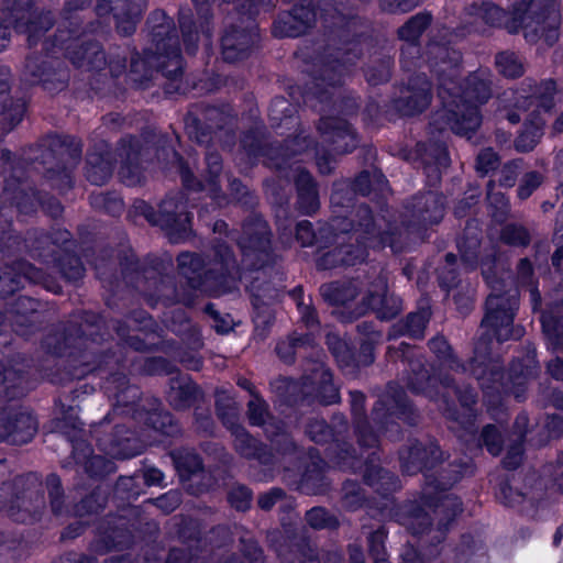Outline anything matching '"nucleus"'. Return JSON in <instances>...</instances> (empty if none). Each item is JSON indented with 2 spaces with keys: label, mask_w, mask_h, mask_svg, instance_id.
Instances as JSON below:
<instances>
[{
  "label": "nucleus",
  "mask_w": 563,
  "mask_h": 563,
  "mask_svg": "<svg viewBox=\"0 0 563 563\" xmlns=\"http://www.w3.org/2000/svg\"><path fill=\"white\" fill-rule=\"evenodd\" d=\"M229 404H224V399L218 398L217 410L223 423L234 437L236 450L244 456H253L257 451V441L253 439L243 427L238 422V409L233 401L228 399Z\"/></svg>",
  "instance_id": "nucleus-10"
},
{
  "label": "nucleus",
  "mask_w": 563,
  "mask_h": 563,
  "mask_svg": "<svg viewBox=\"0 0 563 563\" xmlns=\"http://www.w3.org/2000/svg\"><path fill=\"white\" fill-rule=\"evenodd\" d=\"M327 342L333 355L339 362L346 363L350 360V350L346 343L343 342L339 336L334 334H328Z\"/></svg>",
  "instance_id": "nucleus-46"
},
{
  "label": "nucleus",
  "mask_w": 563,
  "mask_h": 563,
  "mask_svg": "<svg viewBox=\"0 0 563 563\" xmlns=\"http://www.w3.org/2000/svg\"><path fill=\"white\" fill-rule=\"evenodd\" d=\"M429 52L441 63L431 64L439 79V98L442 109L432 119L431 126L443 131L449 128L457 135L470 137L481 124L478 107L490 97L492 75L479 69L471 75L463 85L455 80L459 75L460 54L445 45L432 44Z\"/></svg>",
  "instance_id": "nucleus-1"
},
{
  "label": "nucleus",
  "mask_w": 563,
  "mask_h": 563,
  "mask_svg": "<svg viewBox=\"0 0 563 563\" xmlns=\"http://www.w3.org/2000/svg\"><path fill=\"white\" fill-rule=\"evenodd\" d=\"M296 172L298 173L295 181L298 190L299 209L307 214L313 213L319 208V199L312 177L299 166Z\"/></svg>",
  "instance_id": "nucleus-21"
},
{
  "label": "nucleus",
  "mask_w": 563,
  "mask_h": 563,
  "mask_svg": "<svg viewBox=\"0 0 563 563\" xmlns=\"http://www.w3.org/2000/svg\"><path fill=\"white\" fill-rule=\"evenodd\" d=\"M298 309L301 316V320L308 328H312L318 323L314 310L311 307L305 303H299Z\"/></svg>",
  "instance_id": "nucleus-61"
},
{
  "label": "nucleus",
  "mask_w": 563,
  "mask_h": 563,
  "mask_svg": "<svg viewBox=\"0 0 563 563\" xmlns=\"http://www.w3.org/2000/svg\"><path fill=\"white\" fill-rule=\"evenodd\" d=\"M230 504L238 510H246L251 504V492L244 486L233 487L229 494Z\"/></svg>",
  "instance_id": "nucleus-42"
},
{
  "label": "nucleus",
  "mask_w": 563,
  "mask_h": 563,
  "mask_svg": "<svg viewBox=\"0 0 563 563\" xmlns=\"http://www.w3.org/2000/svg\"><path fill=\"white\" fill-rule=\"evenodd\" d=\"M440 384L442 388L446 389L448 391L452 389L463 406L468 407L471 404L475 401V395L472 390L467 389L465 390V393H461L455 387H451L450 382L448 379L440 380Z\"/></svg>",
  "instance_id": "nucleus-57"
},
{
  "label": "nucleus",
  "mask_w": 563,
  "mask_h": 563,
  "mask_svg": "<svg viewBox=\"0 0 563 563\" xmlns=\"http://www.w3.org/2000/svg\"><path fill=\"white\" fill-rule=\"evenodd\" d=\"M307 5L295 7L290 14L285 19H280L275 23L274 32L278 36H298L306 31L307 27L316 19V12L310 8V2Z\"/></svg>",
  "instance_id": "nucleus-16"
},
{
  "label": "nucleus",
  "mask_w": 563,
  "mask_h": 563,
  "mask_svg": "<svg viewBox=\"0 0 563 563\" xmlns=\"http://www.w3.org/2000/svg\"><path fill=\"white\" fill-rule=\"evenodd\" d=\"M254 233L251 228H245L247 238H242L239 242L240 247L245 252L246 250L264 251L269 244V236L266 223L263 221H256L254 224Z\"/></svg>",
  "instance_id": "nucleus-25"
},
{
  "label": "nucleus",
  "mask_w": 563,
  "mask_h": 563,
  "mask_svg": "<svg viewBox=\"0 0 563 563\" xmlns=\"http://www.w3.org/2000/svg\"><path fill=\"white\" fill-rule=\"evenodd\" d=\"M440 456L441 452L435 443L430 442L423 445L416 442L400 452V462L406 473L415 474L424 468H431Z\"/></svg>",
  "instance_id": "nucleus-13"
},
{
  "label": "nucleus",
  "mask_w": 563,
  "mask_h": 563,
  "mask_svg": "<svg viewBox=\"0 0 563 563\" xmlns=\"http://www.w3.org/2000/svg\"><path fill=\"white\" fill-rule=\"evenodd\" d=\"M144 67L145 76H150L153 67L161 68L169 78H176L181 73V56L178 46L172 47L157 57L146 53L143 59H132L131 71L139 73Z\"/></svg>",
  "instance_id": "nucleus-14"
},
{
  "label": "nucleus",
  "mask_w": 563,
  "mask_h": 563,
  "mask_svg": "<svg viewBox=\"0 0 563 563\" xmlns=\"http://www.w3.org/2000/svg\"><path fill=\"white\" fill-rule=\"evenodd\" d=\"M296 238L302 246H309L313 243L316 234L309 221H301L297 224Z\"/></svg>",
  "instance_id": "nucleus-51"
},
{
  "label": "nucleus",
  "mask_w": 563,
  "mask_h": 563,
  "mask_svg": "<svg viewBox=\"0 0 563 563\" xmlns=\"http://www.w3.org/2000/svg\"><path fill=\"white\" fill-rule=\"evenodd\" d=\"M497 166V156L490 148L483 150L477 156V170L486 174Z\"/></svg>",
  "instance_id": "nucleus-50"
},
{
  "label": "nucleus",
  "mask_w": 563,
  "mask_h": 563,
  "mask_svg": "<svg viewBox=\"0 0 563 563\" xmlns=\"http://www.w3.org/2000/svg\"><path fill=\"white\" fill-rule=\"evenodd\" d=\"M487 199L490 205H496L497 209L505 212L507 210V201L503 194L493 192V185H488Z\"/></svg>",
  "instance_id": "nucleus-62"
},
{
  "label": "nucleus",
  "mask_w": 563,
  "mask_h": 563,
  "mask_svg": "<svg viewBox=\"0 0 563 563\" xmlns=\"http://www.w3.org/2000/svg\"><path fill=\"white\" fill-rule=\"evenodd\" d=\"M424 200L423 207L418 203V212L423 222L437 223L443 217V201L442 198L435 194H428L422 198Z\"/></svg>",
  "instance_id": "nucleus-32"
},
{
  "label": "nucleus",
  "mask_w": 563,
  "mask_h": 563,
  "mask_svg": "<svg viewBox=\"0 0 563 563\" xmlns=\"http://www.w3.org/2000/svg\"><path fill=\"white\" fill-rule=\"evenodd\" d=\"M301 387L306 397H314L324 405L333 404L339 398L332 375L322 362H317L311 373L302 378Z\"/></svg>",
  "instance_id": "nucleus-9"
},
{
  "label": "nucleus",
  "mask_w": 563,
  "mask_h": 563,
  "mask_svg": "<svg viewBox=\"0 0 563 563\" xmlns=\"http://www.w3.org/2000/svg\"><path fill=\"white\" fill-rule=\"evenodd\" d=\"M475 362L476 361L471 362L470 366H471L473 374L478 379L483 389L490 388V386L487 384L489 380H492L493 383H498L501 379L503 374L499 371H494V369H492L489 372V377H486L485 369H482L481 367L475 366Z\"/></svg>",
  "instance_id": "nucleus-49"
},
{
  "label": "nucleus",
  "mask_w": 563,
  "mask_h": 563,
  "mask_svg": "<svg viewBox=\"0 0 563 563\" xmlns=\"http://www.w3.org/2000/svg\"><path fill=\"white\" fill-rule=\"evenodd\" d=\"M87 178L91 184L103 185L112 175V154L103 144L101 153H90L87 159Z\"/></svg>",
  "instance_id": "nucleus-20"
},
{
  "label": "nucleus",
  "mask_w": 563,
  "mask_h": 563,
  "mask_svg": "<svg viewBox=\"0 0 563 563\" xmlns=\"http://www.w3.org/2000/svg\"><path fill=\"white\" fill-rule=\"evenodd\" d=\"M159 217L161 219L154 220V222H159L167 229L173 242L177 243L189 236L191 218L183 201L175 202L173 198L165 199L159 206ZM147 218L153 221L150 216Z\"/></svg>",
  "instance_id": "nucleus-7"
},
{
  "label": "nucleus",
  "mask_w": 563,
  "mask_h": 563,
  "mask_svg": "<svg viewBox=\"0 0 563 563\" xmlns=\"http://www.w3.org/2000/svg\"><path fill=\"white\" fill-rule=\"evenodd\" d=\"M542 176L536 172L527 174L518 188V196L521 199L528 198L541 184Z\"/></svg>",
  "instance_id": "nucleus-45"
},
{
  "label": "nucleus",
  "mask_w": 563,
  "mask_h": 563,
  "mask_svg": "<svg viewBox=\"0 0 563 563\" xmlns=\"http://www.w3.org/2000/svg\"><path fill=\"white\" fill-rule=\"evenodd\" d=\"M543 332L548 344L553 351L563 349V322L554 318L552 312L543 313L541 317Z\"/></svg>",
  "instance_id": "nucleus-30"
},
{
  "label": "nucleus",
  "mask_w": 563,
  "mask_h": 563,
  "mask_svg": "<svg viewBox=\"0 0 563 563\" xmlns=\"http://www.w3.org/2000/svg\"><path fill=\"white\" fill-rule=\"evenodd\" d=\"M190 386H179L178 389H176L175 387L172 388L170 393H169V401L175 406V407H184L187 401L189 400V396H190Z\"/></svg>",
  "instance_id": "nucleus-55"
},
{
  "label": "nucleus",
  "mask_w": 563,
  "mask_h": 563,
  "mask_svg": "<svg viewBox=\"0 0 563 563\" xmlns=\"http://www.w3.org/2000/svg\"><path fill=\"white\" fill-rule=\"evenodd\" d=\"M308 435L314 442H322L329 435V428L323 420H316L307 429Z\"/></svg>",
  "instance_id": "nucleus-54"
},
{
  "label": "nucleus",
  "mask_w": 563,
  "mask_h": 563,
  "mask_svg": "<svg viewBox=\"0 0 563 563\" xmlns=\"http://www.w3.org/2000/svg\"><path fill=\"white\" fill-rule=\"evenodd\" d=\"M496 66L501 75L516 78L523 74V64L515 53L503 52L496 56Z\"/></svg>",
  "instance_id": "nucleus-35"
},
{
  "label": "nucleus",
  "mask_w": 563,
  "mask_h": 563,
  "mask_svg": "<svg viewBox=\"0 0 563 563\" xmlns=\"http://www.w3.org/2000/svg\"><path fill=\"white\" fill-rule=\"evenodd\" d=\"M256 33L253 30L228 31L222 37V55L228 62H236L246 56L254 44Z\"/></svg>",
  "instance_id": "nucleus-19"
},
{
  "label": "nucleus",
  "mask_w": 563,
  "mask_h": 563,
  "mask_svg": "<svg viewBox=\"0 0 563 563\" xmlns=\"http://www.w3.org/2000/svg\"><path fill=\"white\" fill-rule=\"evenodd\" d=\"M312 340L310 336H292L289 341L279 342L276 346V352L282 360L285 362H291L296 353L305 347L306 344H311Z\"/></svg>",
  "instance_id": "nucleus-37"
},
{
  "label": "nucleus",
  "mask_w": 563,
  "mask_h": 563,
  "mask_svg": "<svg viewBox=\"0 0 563 563\" xmlns=\"http://www.w3.org/2000/svg\"><path fill=\"white\" fill-rule=\"evenodd\" d=\"M366 305L374 310L378 318L390 319L401 309V302L398 297L387 292L386 282L379 278L369 290L366 297Z\"/></svg>",
  "instance_id": "nucleus-17"
},
{
  "label": "nucleus",
  "mask_w": 563,
  "mask_h": 563,
  "mask_svg": "<svg viewBox=\"0 0 563 563\" xmlns=\"http://www.w3.org/2000/svg\"><path fill=\"white\" fill-rule=\"evenodd\" d=\"M365 257L363 246L353 249L352 245H340L335 250L324 254L320 261L323 268H331L339 264L354 265Z\"/></svg>",
  "instance_id": "nucleus-22"
},
{
  "label": "nucleus",
  "mask_w": 563,
  "mask_h": 563,
  "mask_svg": "<svg viewBox=\"0 0 563 563\" xmlns=\"http://www.w3.org/2000/svg\"><path fill=\"white\" fill-rule=\"evenodd\" d=\"M267 407L263 399L257 396H254L249 401V419L250 422L254 426H262L266 423Z\"/></svg>",
  "instance_id": "nucleus-40"
},
{
  "label": "nucleus",
  "mask_w": 563,
  "mask_h": 563,
  "mask_svg": "<svg viewBox=\"0 0 563 563\" xmlns=\"http://www.w3.org/2000/svg\"><path fill=\"white\" fill-rule=\"evenodd\" d=\"M155 504L164 512H170L180 504V495L178 492L170 490L157 498Z\"/></svg>",
  "instance_id": "nucleus-52"
},
{
  "label": "nucleus",
  "mask_w": 563,
  "mask_h": 563,
  "mask_svg": "<svg viewBox=\"0 0 563 563\" xmlns=\"http://www.w3.org/2000/svg\"><path fill=\"white\" fill-rule=\"evenodd\" d=\"M206 161L209 178L206 180V184L198 181L196 185L191 184V172L189 168L186 167L180 159L178 161L184 186L188 189L207 190L210 197L216 200L219 206H221L222 202L218 195V178L221 172V157L217 153H210L207 155Z\"/></svg>",
  "instance_id": "nucleus-15"
},
{
  "label": "nucleus",
  "mask_w": 563,
  "mask_h": 563,
  "mask_svg": "<svg viewBox=\"0 0 563 563\" xmlns=\"http://www.w3.org/2000/svg\"><path fill=\"white\" fill-rule=\"evenodd\" d=\"M44 506V499L42 495H36L35 499H32V495L25 498L14 501L8 509V514L16 521H27L32 519L40 508Z\"/></svg>",
  "instance_id": "nucleus-24"
},
{
  "label": "nucleus",
  "mask_w": 563,
  "mask_h": 563,
  "mask_svg": "<svg viewBox=\"0 0 563 563\" xmlns=\"http://www.w3.org/2000/svg\"><path fill=\"white\" fill-rule=\"evenodd\" d=\"M468 7L470 31H481L482 23L505 25L510 33L522 31L529 43H542L545 47L559 38L558 0H515L510 13L484 0H471Z\"/></svg>",
  "instance_id": "nucleus-2"
},
{
  "label": "nucleus",
  "mask_w": 563,
  "mask_h": 563,
  "mask_svg": "<svg viewBox=\"0 0 563 563\" xmlns=\"http://www.w3.org/2000/svg\"><path fill=\"white\" fill-rule=\"evenodd\" d=\"M144 481L147 485H162L164 474L157 468H147L144 473Z\"/></svg>",
  "instance_id": "nucleus-64"
},
{
  "label": "nucleus",
  "mask_w": 563,
  "mask_h": 563,
  "mask_svg": "<svg viewBox=\"0 0 563 563\" xmlns=\"http://www.w3.org/2000/svg\"><path fill=\"white\" fill-rule=\"evenodd\" d=\"M356 216L360 218L358 227L353 229V233L347 236L349 241L355 240L356 242L362 243V245L368 244L372 247H384L388 245L395 252L400 250L395 242L393 234H380L376 232L372 212L367 207L360 206L357 208Z\"/></svg>",
  "instance_id": "nucleus-11"
},
{
  "label": "nucleus",
  "mask_w": 563,
  "mask_h": 563,
  "mask_svg": "<svg viewBox=\"0 0 563 563\" xmlns=\"http://www.w3.org/2000/svg\"><path fill=\"white\" fill-rule=\"evenodd\" d=\"M81 53L70 54L71 62L79 66H88L93 69L101 68L106 63L104 53L97 44L90 43L81 47Z\"/></svg>",
  "instance_id": "nucleus-26"
},
{
  "label": "nucleus",
  "mask_w": 563,
  "mask_h": 563,
  "mask_svg": "<svg viewBox=\"0 0 563 563\" xmlns=\"http://www.w3.org/2000/svg\"><path fill=\"white\" fill-rule=\"evenodd\" d=\"M385 539L386 532L383 529L373 532L368 539L369 552L375 563H388L384 547Z\"/></svg>",
  "instance_id": "nucleus-39"
},
{
  "label": "nucleus",
  "mask_w": 563,
  "mask_h": 563,
  "mask_svg": "<svg viewBox=\"0 0 563 563\" xmlns=\"http://www.w3.org/2000/svg\"><path fill=\"white\" fill-rule=\"evenodd\" d=\"M324 141L333 145L336 153H347L356 146V136L349 123L340 118H322L319 124Z\"/></svg>",
  "instance_id": "nucleus-12"
},
{
  "label": "nucleus",
  "mask_w": 563,
  "mask_h": 563,
  "mask_svg": "<svg viewBox=\"0 0 563 563\" xmlns=\"http://www.w3.org/2000/svg\"><path fill=\"white\" fill-rule=\"evenodd\" d=\"M431 22L428 13H418L409 19L399 30L400 40L415 43Z\"/></svg>",
  "instance_id": "nucleus-27"
},
{
  "label": "nucleus",
  "mask_w": 563,
  "mask_h": 563,
  "mask_svg": "<svg viewBox=\"0 0 563 563\" xmlns=\"http://www.w3.org/2000/svg\"><path fill=\"white\" fill-rule=\"evenodd\" d=\"M500 239L509 245H525L528 243V233L521 227L506 225L501 231Z\"/></svg>",
  "instance_id": "nucleus-41"
},
{
  "label": "nucleus",
  "mask_w": 563,
  "mask_h": 563,
  "mask_svg": "<svg viewBox=\"0 0 563 563\" xmlns=\"http://www.w3.org/2000/svg\"><path fill=\"white\" fill-rule=\"evenodd\" d=\"M430 350L437 355L442 366L459 371H465V366L460 364L452 355L451 347L444 338H434L429 342Z\"/></svg>",
  "instance_id": "nucleus-33"
},
{
  "label": "nucleus",
  "mask_w": 563,
  "mask_h": 563,
  "mask_svg": "<svg viewBox=\"0 0 563 563\" xmlns=\"http://www.w3.org/2000/svg\"><path fill=\"white\" fill-rule=\"evenodd\" d=\"M482 438L488 452L493 455H497L501 451V437L499 431L493 427L487 426L484 428Z\"/></svg>",
  "instance_id": "nucleus-43"
},
{
  "label": "nucleus",
  "mask_w": 563,
  "mask_h": 563,
  "mask_svg": "<svg viewBox=\"0 0 563 563\" xmlns=\"http://www.w3.org/2000/svg\"><path fill=\"white\" fill-rule=\"evenodd\" d=\"M357 46L358 42H353L343 52H340L335 63L327 67L322 80L328 81L329 85H336L340 82V79L334 78L330 73H336V70L345 64H352L357 57Z\"/></svg>",
  "instance_id": "nucleus-36"
},
{
  "label": "nucleus",
  "mask_w": 563,
  "mask_h": 563,
  "mask_svg": "<svg viewBox=\"0 0 563 563\" xmlns=\"http://www.w3.org/2000/svg\"><path fill=\"white\" fill-rule=\"evenodd\" d=\"M47 486L49 490L52 510L56 515H59L62 514V490L58 477L55 475L48 476Z\"/></svg>",
  "instance_id": "nucleus-47"
},
{
  "label": "nucleus",
  "mask_w": 563,
  "mask_h": 563,
  "mask_svg": "<svg viewBox=\"0 0 563 563\" xmlns=\"http://www.w3.org/2000/svg\"><path fill=\"white\" fill-rule=\"evenodd\" d=\"M459 247H460V253H461V261H462L464 268L466 271L474 269L477 265V262H476L477 243L475 241H473L470 250H465L464 246H462L461 244L459 245Z\"/></svg>",
  "instance_id": "nucleus-56"
},
{
  "label": "nucleus",
  "mask_w": 563,
  "mask_h": 563,
  "mask_svg": "<svg viewBox=\"0 0 563 563\" xmlns=\"http://www.w3.org/2000/svg\"><path fill=\"white\" fill-rule=\"evenodd\" d=\"M430 318L429 306L421 307L417 312L410 313L405 323L404 333L413 338L420 339L423 336L426 325Z\"/></svg>",
  "instance_id": "nucleus-34"
},
{
  "label": "nucleus",
  "mask_w": 563,
  "mask_h": 563,
  "mask_svg": "<svg viewBox=\"0 0 563 563\" xmlns=\"http://www.w3.org/2000/svg\"><path fill=\"white\" fill-rule=\"evenodd\" d=\"M121 166L119 176L128 186H135L143 179L142 169L139 164L140 150L135 139L124 140L120 148Z\"/></svg>",
  "instance_id": "nucleus-18"
},
{
  "label": "nucleus",
  "mask_w": 563,
  "mask_h": 563,
  "mask_svg": "<svg viewBox=\"0 0 563 563\" xmlns=\"http://www.w3.org/2000/svg\"><path fill=\"white\" fill-rule=\"evenodd\" d=\"M556 85L552 80L541 82L539 86L531 88L530 92L520 93L516 98L517 108H531L530 119L525 123L522 132L517 137L515 145L520 152L533 150L543 134L545 120L541 118V112L550 111L560 100Z\"/></svg>",
  "instance_id": "nucleus-5"
},
{
  "label": "nucleus",
  "mask_w": 563,
  "mask_h": 563,
  "mask_svg": "<svg viewBox=\"0 0 563 563\" xmlns=\"http://www.w3.org/2000/svg\"><path fill=\"white\" fill-rule=\"evenodd\" d=\"M3 19L0 21V51L5 47V42L11 35V29L29 34V41L33 42L37 35L47 31L53 25L49 13L36 15L30 11L26 2L11 4L8 0L2 8Z\"/></svg>",
  "instance_id": "nucleus-6"
},
{
  "label": "nucleus",
  "mask_w": 563,
  "mask_h": 563,
  "mask_svg": "<svg viewBox=\"0 0 563 563\" xmlns=\"http://www.w3.org/2000/svg\"><path fill=\"white\" fill-rule=\"evenodd\" d=\"M461 506L462 504L460 499L451 495L441 496L437 499V501L429 498L423 499V507L434 508V511L437 514L450 512L452 517L456 516L459 512L462 511Z\"/></svg>",
  "instance_id": "nucleus-38"
},
{
  "label": "nucleus",
  "mask_w": 563,
  "mask_h": 563,
  "mask_svg": "<svg viewBox=\"0 0 563 563\" xmlns=\"http://www.w3.org/2000/svg\"><path fill=\"white\" fill-rule=\"evenodd\" d=\"M155 16L163 20L162 24L153 29V35L154 40L156 41L157 49H161L162 43L161 40H158V37H161L165 33V31L169 29V21L163 12H156Z\"/></svg>",
  "instance_id": "nucleus-63"
},
{
  "label": "nucleus",
  "mask_w": 563,
  "mask_h": 563,
  "mask_svg": "<svg viewBox=\"0 0 563 563\" xmlns=\"http://www.w3.org/2000/svg\"><path fill=\"white\" fill-rule=\"evenodd\" d=\"M483 276L492 288V294L486 301V314L482 327L493 332L498 342L510 339L519 340L525 330L521 325H512L515 312L518 309L517 289H508L501 292L504 284L495 280L489 274V268L483 264Z\"/></svg>",
  "instance_id": "nucleus-4"
},
{
  "label": "nucleus",
  "mask_w": 563,
  "mask_h": 563,
  "mask_svg": "<svg viewBox=\"0 0 563 563\" xmlns=\"http://www.w3.org/2000/svg\"><path fill=\"white\" fill-rule=\"evenodd\" d=\"M408 92L409 95L406 96V102L399 100L396 106L405 115H412L421 112L429 106L431 95L430 84L428 81H423L421 87L412 88Z\"/></svg>",
  "instance_id": "nucleus-23"
},
{
  "label": "nucleus",
  "mask_w": 563,
  "mask_h": 563,
  "mask_svg": "<svg viewBox=\"0 0 563 563\" xmlns=\"http://www.w3.org/2000/svg\"><path fill=\"white\" fill-rule=\"evenodd\" d=\"M282 497L283 492L280 489H272L258 498V506L264 510H268L277 503V500L282 499Z\"/></svg>",
  "instance_id": "nucleus-58"
},
{
  "label": "nucleus",
  "mask_w": 563,
  "mask_h": 563,
  "mask_svg": "<svg viewBox=\"0 0 563 563\" xmlns=\"http://www.w3.org/2000/svg\"><path fill=\"white\" fill-rule=\"evenodd\" d=\"M366 78H367V81L372 85H378L383 81L388 80V78H389V60L387 59V60L383 62L377 75L367 71Z\"/></svg>",
  "instance_id": "nucleus-59"
},
{
  "label": "nucleus",
  "mask_w": 563,
  "mask_h": 563,
  "mask_svg": "<svg viewBox=\"0 0 563 563\" xmlns=\"http://www.w3.org/2000/svg\"><path fill=\"white\" fill-rule=\"evenodd\" d=\"M323 297L334 305H344L356 296V286L353 283H333L321 287Z\"/></svg>",
  "instance_id": "nucleus-29"
},
{
  "label": "nucleus",
  "mask_w": 563,
  "mask_h": 563,
  "mask_svg": "<svg viewBox=\"0 0 563 563\" xmlns=\"http://www.w3.org/2000/svg\"><path fill=\"white\" fill-rule=\"evenodd\" d=\"M216 257L206 264L199 255L183 253L178 256L179 272L192 288L217 296L229 292L236 287L235 261L224 244L217 245Z\"/></svg>",
  "instance_id": "nucleus-3"
},
{
  "label": "nucleus",
  "mask_w": 563,
  "mask_h": 563,
  "mask_svg": "<svg viewBox=\"0 0 563 563\" xmlns=\"http://www.w3.org/2000/svg\"><path fill=\"white\" fill-rule=\"evenodd\" d=\"M35 418L22 411L4 409L0 411V441L11 438L13 442L25 443L35 434Z\"/></svg>",
  "instance_id": "nucleus-8"
},
{
  "label": "nucleus",
  "mask_w": 563,
  "mask_h": 563,
  "mask_svg": "<svg viewBox=\"0 0 563 563\" xmlns=\"http://www.w3.org/2000/svg\"><path fill=\"white\" fill-rule=\"evenodd\" d=\"M423 378H424V374H422V373L417 374V378H416L417 382L410 380L409 388L415 393H424L430 398H433L434 394H433L431 387L439 380V378L435 376L428 377L427 386H424L420 383V379H423Z\"/></svg>",
  "instance_id": "nucleus-53"
},
{
  "label": "nucleus",
  "mask_w": 563,
  "mask_h": 563,
  "mask_svg": "<svg viewBox=\"0 0 563 563\" xmlns=\"http://www.w3.org/2000/svg\"><path fill=\"white\" fill-rule=\"evenodd\" d=\"M387 187V181L380 172H364L358 175L354 181L355 191L361 195H369L372 191L384 192Z\"/></svg>",
  "instance_id": "nucleus-28"
},
{
  "label": "nucleus",
  "mask_w": 563,
  "mask_h": 563,
  "mask_svg": "<svg viewBox=\"0 0 563 563\" xmlns=\"http://www.w3.org/2000/svg\"><path fill=\"white\" fill-rule=\"evenodd\" d=\"M521 455H522V449H521L520 444L511 448L503 461L505 467L516 468L521 462Z\"/></svg>",
  "instance_id": "nucleus-60"
},
{
  "label": "nucleus",
  "mask_w": 563,
  "mask_h": 563,
  "mask_svg": "<svg viewBox=\"0 0 563 563\" xmlns=\"http://www.w3.org/2000/svg\"><path fill=\"white\" fill-rule=\"evenodd\" d=\"M307 522L314 529H322L334 525L333 519L323 508H312L306 515Z\"/></svg>",
  "instance_id": "nucleus-44"
},
{
  "label": "nucleus",
  "mask_w": 563,
  "mask_h": 563,
  "mask_svg": "<svg viewBox=\"0 0 563 563\" xmlns=\"http://www.w3.org/2000/svg\"><path fill=\"white\" fill-rule=\"evenodd\" d=\"M420 0H380V8L391 13H405L412 10Z\"/></svg>",
  "instance_id": "nucleus-48"
},
{
  "label": "nucleus",
  "mask_w": 563,
  "mask_h": 563,
  "mask_svg": "<svg viewBox=\"0 0 563 563\" xmlns=\"http://www.w3.org/2000/svg\"><path fill=\"white\" fill-rule=\"evenodd\" d=\"M145 8L144 0H135L126 13L115 12L117 25L119 32L123 35H130L136 26L139 18Z\"/></svg>",
  "instance_id": "nucleus-31"
}]
</instances>
